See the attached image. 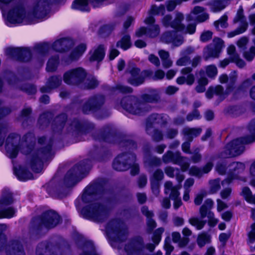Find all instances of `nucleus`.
<instances>
[{
    "instance_id": "obj_1",
    "label": "nucleus",
    "mask_w": 255,
    "mask_h": 255,
    "mask_svg": "<svg viewBox=\"0 0 255 255\" xmlns=\"http://www.w3.org/2000/svg\"><path fill=\"white\" fill-rule=\"evenodd\" d=\"M20 136L16 134H10L6 139L5 149L7 155L10 158H15L19 150L27 154L32 152L29 158V164L32 169L35 172H40L42 169V164L52 156L51 141H46L47 146L39 149L32 150L35 141L34 135L28 133L25 135L21 141Z\"/></svg>"
},
{
    "instance_id": "obj_2",
    "label": "nucleus",
    "mask_w": 255,
    "mask_h": 255,
    "mask_svg": "<svg viewBox=\"0 0 255 255\" xmlns=\"http://www.w3.org/2000/svg\"><path fill=\"white\" fill-rule=\"evenodd\" d=\"M51 0H34L26 12L21 5H16L9 10L7 20L11 23H34L38 19L44 18L48 13V7Z\"/></svg>"
},
{
    "instance_id": "obj_3",
    "label": "nucleus",
    "mask_w": 255,
    "mask_h": 255,
    "mask_svg": "<svg viewBox=\"0 0 255 255\" xmlns=\"http://www.w3.org/2000/svg\"><path fill=\"white\" fill-rule=\"evenodd\" d=\"M82 200L85 202H91L83 209V213L88 218L95 222L104 221L108 216L109 209L106 201L100 195L91 194L88 190L83 195Z\"/></svg>"
},
{
    "instance_id": "obj_4",
    "label": "nucleus",
    "mask_w": 255,
    "mask_h": 255,
    "mask_svg": "<svg viewBox=\"0 0 255 255\" xmlns=\"http://www.w3.org/2000/svg\"><path fill=\"white\" fill-rule=\"evenodd\" d=\"M251 135L237 138L228 143L220 153L221 158H230L240 155L244 150V145L255 140V119L248 126Z\"/></svg>"
},
{
    "instance_id": "obj_5",
    "label": "nucleus",
    "mask_w": 255,
    "mask_h": 255,
    "mask_svg": "<svg viewBox=\"0 0 255 255\" xmlns=\"http://www.w3.org/2000/svg\"><path fill=\"white\" fill-rule=\"evenodd\" d=\"M108 236L117 242L125 241L128 237V231L126 225L119 219L110 221L106 227Z\"/></svg>"
},
{
    "instance_id": "obj_6",
    "label": "nucleus",
    "mask_w": 255,
    "mask_h": 255,
    "mask_svg": "<svg viewBox=\"0 0 255 255\" xmlns=\"http://www.w3.org/2000/svg\"><path fill=\"white\" fill-rule=\"evenodd\" d=\"M60 221V216L54 211L48 210L39 217L34 219L31 225L34 229L40 230L43 227L50 229L57 226Z\"/></svg>"
},
{
    "instance_id": "obj_7",
    "label": "nucleus",
    "mask_w": 255,
    "mask_h": 255,
    "mask_svg": "<svg viewBox=\"0 0 255 255\" xmlns=\"http://www.w3.org/2000/svg\"><path fill=\"white\" fill-rule=\"evenodd\" d=\"M121 105L125 110L134 115L143 114L150 109L147 104L139 102L134 96L124 98L121 101Z\"/></svg>"
},
{
    "instance_id": "obj_8",
    "label": "nucleus",
    "mask_w": 255,
    "mask_h": 255,
    "mask_svg": "<svg viewBox=\"0 0 255 255\" xmlns=\"http://www.w3.org/2000/svg\"><path fill=\"white\" fill-rule=\"evenodd\" d=\"M224 47L223 40L220 38L215 37L212 42L204 49L203 57L204 59L208 60L210 58L218 57Z\"/></svg>"
},
{
    "instance_id": "obj_9",
    "label": "nucleus",
    "mask_w": 255,
    "mask_h": 255,
    "mask_svg": "<svg viewBox=\"0 0 255 255\" xmlns=\"http://www.w3.org/2000/svg\"><path fill=\"white\" fill-rule=\"evenodd\" d=\"M135 159V156L133 154L127 153L120 154L115 159L113 168L119 171L127 170L130 168Z\"/></svg>"
},
{
    "instance_id": "obj_10",
    "label": "nucleus",
    "mask_w": 255,
    "mask_h": 255,
    "mask_svg": "<svg viewBox=\"0 0 255 255\" xmlns=\"http://www.w3.org/2000/svg\"><path fill=\"white\" fill-rule=\"evenodd\" d=\"M144 249L143 239L139 236L130 239L125 247L128 255H144Z\"/></svg>"
},
{
    "instance_id": "obj_11",
    "label": "nucleus",
    "mask_w": 255,
    "mask_h": 255,
    "mask_svg": "<svg viewBox=\"0 0 255 255\" xmlns=\"http://www.w3.org/2000/svg\"><path fill=\"white\" fill-rule=\"evenodd\" d=\"M126 73L129 75L128 79V83L134 86H138L142 84L144 82L145 78H146V76L149 75L150 73L146 70L140 72L138 68L134 67H128Z\"/></svg>"
},
{
    "instance_id": "obj_12",
    "label": "nucleus",
    "mask_w": 255,
    "mask_h": 255,
    "mask_svg": "<svg viewBox=\"0 0 255 255\" xmlns=\"http://www.w3.org/2000/svg\"><path fill=\"white\" fill-rule=\"evenodd\" d=\"M85 71L82 68L73 69L66 72L63 76L64 81L69 85H78L85 79Z\"/></svg>"
},
{
    "instance_id": "obj_13",
    "label": "nucleus",
    "mask_w": 255,
    "mask_h": 255,
    "mask_svg": "<svg viewBox=\"0 0 255 255\" xmlns=\"http://www.w3.org/2000/svg\"><path fill=\"white\" fill-rule=\"evenodd\" d=\"M229 173L228 177L222 182V185L229 184L234 179H239L244 182L246 181V178L241 176V174L245 169V165L239 162H233L229 166Z\"/></svg>"
},
{
    "instance_id": "obj_14",
    "label": "nucleus",
    "mask_w": 255,
    "mask_h": 255,
    "mask_svg": "<svg viewBox=\"0 0 255 255\" xmlns=\"http://www.w3.org/2000/svg\"><path fill=\"white\" fill-rule=\"evenodd\" d=\"M91 165V161L89 159H85L76 165L67 173L65 178V182L73 181L89 169Z\"/></svg>"
},
{
    "instance_id": "obj_15",
    "label": "nucleus",
    "mask_w": 255,
    "mask_h": 255,
    "mask_svg": "<svg viewBox=\"0 0 255 255\" xmlns=\"http://www.w3.org/2000/svg\"><path fill=\"white\" fill-rule=\"evenodd\" d=\"M13 202L12 195L10 193L3 194L0 200V218H10L12 217L15 210L11 207L6 208V206Z\"/></svg>"
},
{
    "instance_id": "obj_16",
    "label": "nucleus",
    "mask_w": 255,
    "mask_h": 255,
    "mask_svg": "<svg viewBox=\"0 0 255 255\" xmlns=\"http://www.w3.org/2000/svg\"><path fill=\"white\" fill-rule=\"evenodd\" d=\"M184 15L183 14L179 12L176 13L175 18L171 22V27L178 31L182 32L184 34H193L196 31V24L194 23H189L185 27V25L182 23Z\"/></svg>"
},
{
    "instance_id": "obj_17",
    "label": "nucleus",
    "mask_w": 255,
    "mask_h": 255,
    "mask_svg": "<svg viewBox=\"0 0 255 255\" xmlns=\"http://www.w3.org/2000/svg\"><path fill=\"white\" fill-rule=\"evenodd\" d=\"M36 255H67L66 252L58 247H53L47 242L39 244L36 248Z\"/></svg>"
},
{
    "instance_id": "obj_18",
    "label": "nucleus",
    "mask_w": 255,
    "mask_h": 255,
    "mask_svg": "<svg viewBox=\"0 0 255 255\" xmlns=\"http://www.w3.org/2000/svg\"><path fill=\"white\" fill-rule=\"evenodd\" d=\"M105 102V98L102 95L94 96L85 103L82 111L85 114L95 112L100 109Z\"/></svg>"
},
{
    "instance_id": "obj_19",
    "label": "nucleus",
    "mask_w": 255,
    "mask_h": 255,
    "mask_svg": "<svg viewBox=\"0 0 255 255\" xmlns=\"http://www.w3.org/2000/svg\"><path fill=\"white\" fill-rule=\"evenodd\" d=\"M6 55L13 57L19 61L26 62L31 57V53L27 48H8L5 50Z\"/></svg>"
},
{
    "instance_id": "obj_20",
    "label": "nucleus",
    "mask_w": 255,
    "mask_h": 255,
    "mask_svg": "<svg viewBox=\"0 0 255 255\" xmlns=\"http://www.w3.org/2000/svg\"><path fill=\"white\" fill-rule=\"evenodd\" d=\"M168 116L165 114H153L146 120L145 130L147 134H150V128H152L154 125L160 126L165 125L167 123Z\"/></svg>"
},
{
    "instance_id": "obj_21",
    "label": "nucleus",
    "mask_w": 255,
    "mask_h": 255,
    "mask_svg": "<svg viewBox=\"0 0 255 255\" xmlns=\"http://www.w3.org/2000/svg\"><path fill=\"white\" fill-rule=\"evenodd\" d=\"M192 15L196 16L195 20L198 22H203L209 19V15L206 11V8L200 6H195L191 10L190 14L186 17L188 21H190L193 19Z\"/></svg>"
},
{
    "instance_id": "obj_22",
    "label": "nucleus",
    "mask_w": 255,
    "mask_h": 255,
    "mask_svg": "<svg viewBox=\"0 0 255 255\" xmlns=\"http://www.w3.org/2000/svg\"><path fill=\"white\" fill-rule=\"evenodd\" d=\"M6 255H25L23 247L18 240L12 241L6 250Z\"/></svg>"
},
{
    "instance_id": "obj_23",
    "label": "nucleus",
    "mask_w": 255,
    "mask_h": 255,
    "mask_svg": "<svg viewBox=\"0 0 255 255\" xmlns=\"http://www.w3.org/2000/svg\"><path fill=\"white\" fill-rule=\"evenodd\" d=\"M164 186L165 193L168 194L170 193L169 196L172 199L180 198L179 190L181 187L180 184L174 186L171 181H167L165 182Z\"/></svg>"
},
{
    "instance_id": "obj_24",
    "label": "nucleus",
    "mask_w": 255,
    "mask_h": 255,
    "mask_svg": "<svg viewBox=\"0 0 255 255\" xmlns=\"http://www.w3.org/2000/svg\"><path fill=\"white\" fill-rule=\"evenodd\" d=\"M142 213L146 217V224L147 226V231L148 233L150 234L153 230L156 227L155 221L152 219L154 216L153 213L148 210L146 206H143L141 208Z\"/></svg>"
},
{
    "instance_id": "obj_25",
    "label": "nucleus",
    "mask_w": 255,
    "mask_h": 255,
    "mask_svg": "<svg viewBox=\"0 0 255 255\" xmlns=\"http://www.w3.org/2000/svg\"><path fill=\"white\" fill-rule=\"evenodd\" d=\"M73 45V41L67 38H63L56 41L53 44L54 50L62 52L69 49Z\"/></svg>"
},
{
    "instance_id": "obj_26",
    "label": "nucleus",
    "mask_w": 255,
    "mask_h": 255,
    "mask_svg": "<svg viewBox=\"0 0 255 255\" xmlns=\"http://www.w3.org/2000/svg\"><path fill=\"white\" fill-rule=\"evenodd\" d=\"M61 83V78L58 76L50 77L47 81L46 85L40 88L42 93H48L54 88H57Z\"/></svg>"
},
{
    "instance_id": "obj_27",
    "label": "nucleus",
    "mask_w": 255,
    "mask_h": 255,
    "mask_svg": "<svg viewBox=\"0 0 255 255\" xmlns=\"http://www.w3.org/2000/svg\"><path fill=\"white\" fill-rule=\"evenodd\" d=\"M87 48V46L84 43H81L78 45L71 53L68 60H65L67 64L73 61L78 59L84 53Z\"/></svg>"
},
{
    "instance_id": "obj_28",
    "label": "nucleus",
    "mask_w": 255,
    "mask_h": 255,
    "mask_svg": "<svg viewBox=\"0 0 255 255\" xmlns=\"http://www.w3.org/2000/svg\"><path fill=\"white\" fill-rule=\"evenodd\" d=\"M202 132V129L200 128H190L186 127L183 128L182 133L186 140L192 141L193 138L198 136Z\"/></svg>"
},
{
    "instance_id": "obj_29",
    "label": "nucleus",
    "mask_w": 255,
    "mask_h": 255,
    "mask_svg": "<svg viewBox=\"0 0 255 255\" xmlns=\"http://www.w3.org/2000/svg\"><path fill=\"white\" fill-rule=\"evenodd\" d=\"M164 231V229L163 228H159L156 229L153 234V236L152 237V241L154 244H148L146 245V248L150 251L152 252L156 245H157L161 239V235Z\"/></svg>"
},
{
    "instance_id": "obj_30",
    "label": "nucleus",
    "mask_w": 255,
    "mask_h": 255,
    "mask_svg": "<svg viewBox=\"0 0 255 255\" xmlns=\"http://www.w3.org/2000/svg\"><path fill=\"white\" fill-rule=\"evenodd\" d=\"M67 120V116L65 114H61L57 117L52 124V128L54 132H59L62 130Z\"/></svg>"
},
{
    "instance_id": "obj_31",
    "label": "nucleus",
    "mask_w": 255,
    "mask_h": 255,
    "mask_svg": "<svg viewBox=\"0 0 255 255\" xmlns=\"http://www.w3.org/2000/svg\"><path fill=\"white\" fill-rule=\"evenodd\" d=\"M180 155L178 153H173L171 151H168L162 156L163 161L165 163L172 162L174 164H181Z\"/></svg>"
},
{
    "instance_id": "obj_32",
    "label": "nucleus",
    "mask_w": 255,
    "mask_h": 255,
    "mask_svg": "<svg viewBox=\"0 0 255 255\" xmlns=\"http://www.w3.org/2000/svg\"><path fill=\"white\" fill-rule=\"evenodd\" d=\"M105 55V48L103 45H100L94 50L90 58V60L91 61H100L103 59Z\"/></svg>"
},
{
    "instance_id": "obj_33",
    "label": "nucleus",
    "mask_w": 255,
    "mask_h": 255,
    "mask_svg": "<svg viewBox=\"0 0 255 255\" xmlns=\"http://www.w3.org/2000/svg\"><path fill=\"white\" fill-rule=\"evenodd\" d=\"M214 202L211 199L206 200L204 204L201 206L199 209V213L202 219L205 218L208 214V212L212 208Z\"/></svg>"
},
{
    "instance_id": "obj_34",
    "label": "nucleus",
    "mask_w": 255,
    "mask_h": 255,
    "mask_svg": "<svg viewBox=\"0 0 255 255\" xmlns=\"http://www.w3.org/2000/svg\"><path fill=\"white\" fill-rule=\"evenodd\" d=\"M228 4L227 0H215L210 4L211 9L214 12H219L224 9Z\"/></svg>"
},
{
    "instance_id": "obj_35",
    "label": "nucleus",
    "mask_w": 255,
    "mask_h": 255,
    "mask_svg": "<svg viewBox=\"0 0 255 255\" xmlns=\"http://www.w3.org/2000/svg\"><path fill=\"white\" fill-rule=\"evenodd\" d=\"M234 23H236L238 22H241L240 26L243 27L244 25H246V29H247L248 26V22L246 21V18L244 15V10L242 6H240L238 10L236 16L233 20Z\"/></svg>"
},
{
    "instance_id": "obj_36",
    "label": "nucleus",
    "mask_w": 255,
    "mask_h": 255,
    "mask_svg": "<svg viewBox=\"0 0 255 255\" xmlns=\"http://www.w3.org/2000/svg\"><path fill=\"white\" fill-rule=\"evenodd\" d=\"M241 194L247 202L255 205V194L253 195L249 187H244Z\"/></svg>"
},
{
    "instance_id": "obj_37",
    "label": "nucleus",
    "mask_w": 255,
    "mask_h": 255,
    "mask_svg": "<svg viewBox=\"0 0 255 255\" xmlns=\"http://www.w3.org/2000/svg\"><path fill=\"white\" fill-rule=\"evenodd\" d=\"M188 222L198 230L202 229L206 224V221L200 219L196 217H192L189 218Z\"/></svg>"
},
{
    "instance_id": "obj_38",
    "label": "nucleus",
    "mask_w": 255,
    "mask_h": 255,
    "mask_svg": "<svg viewBox=\"0 0 255 255\" xmlns=\"http://www.w3.org/2000/svg\"><path fill=\"white\" fill-rule=\"evenodd\" d=\"M195 81V77L193 74H189L186 77L182 76L178 77L176 82L179 85H183L185 83L188 85H192Z\"/></svg>"
},
{
    "instance_id": "obj_39",
    "label": "nucleus",
    "mask_w": 255,
    "mask_h": 255,
    "mask_svg": "<svg viewBox=\"0 0 255 255\" xmlns=\"http://www.w3.org/2000/svg\"><path fill=\"white\" fill-rule=\"evenodd\" d=\"M59 64V57L57 55H55L51 57L48 60L46 70L48 72L54 71Z\"/></svg>"
},
{
    "instance_id": "obj_40",
    "label": "nucleus",
    "mask_w": 255,
    "mask_h": 255,
    "mask_svg": "<svg viewBox=\"0 0 255 255\" xmlns=\"http://www.w3.org/2000/svg\"><path fill=\"white\" fill-rule=\"evenodd\" d=\"M142 99L144 102L147 103L156 102L159 99L158 92L156 90H152L150 94L143 95Z\"/></svg>"
},
{
    "instance_id": "obj_41",
    "label": "nucleus",
    "mask_w": 255,
    "mask_h": 255,
    "mask_svg": "<svg viewBox=\"0 0 255 255\" xmlns=\"http://www.w3.org/2000/svg\"><path fill=\"white\" fill-rule=\"evenodd\" d=\"M131 43L130 41V36L126 34L122 38L121 40L119 41L117 43V47H121L124 50H127L131 46Z\"/></svg>"
},
{
    "instance_id": "obj_42",
    "label": "nucleus",
    "mask_w": 255,
    "mask_h": 255,
    "mask_svg": "<svg viewBox=\"0 0 255 255\" xmlns=\"http://www.w3.org/2000/svg\"><path fill=\"white\" fill-rule=\"evenodd\" d=\"M14 173L18 179L21 181H26L33 178L31 173L21 169H19L17 171L15 170Z\"/></svg>"
},
{
    "instance_id": "obj_43",
    "label": "nucleus",
    "mask_w": 255,
    "mask_h": 255,
    "mask_svg": "<svg viewBox=\"0 0 255 255\" xmlns=\"http://www.w3.org/2000/svg\"><path fill=\"white\" fill-rule=\"evenodd\" d=\"M228 16L226 14H224L219 20L215 21L214 25L217 30H221L220 26L222 28H227L228 26L227 22Z\"/></svg>"
},
{
    "instance_id": "obj_44",
    "label": "nucleus",
    "mask_w": 255,
    "mask_h": 255,
    "mask_svg": "<svg viewBox=\"0 0 255 255\" xmlns=\"http://www.w3.org/2000/svg\"><path fill=\"white\" fill-rule=\"evenodd\" d=\"M80 255H97L92 243L88 242L85 244L83 248V252Z\"/></svg>"
},
{
    "instance_id": "obj_45",
    "label": "nucleus",
    "mask_w": 255,
    "mask_h": 255,
    "mask_svg": "<svg viewBox=\"0 0 255 255\" xmlns=\"http://www.w3.org/2000/svg\"><path fill=\"white\" fill-rule=\"evenodd\" d=\"M71 128L80 132H86L88 126L81 123L78 120H74L71 124Z\"/></svg>"
},
{
    "instance_id": "obj_46",
    "label": "nucleus",
    "mask_w": 255,
    "mask_h": 255,
    "mask_svg": "<svg viewBox=\"0 0 255 255\" xmlns=\"http://www.w3.org/2000/svg\"><path fill=\"white\" fill-rule=\"evenodd\" d=\"M145 165L146 167H152L159 166L161 163L160 158L156 157H146L144 159Z\"/></svg>"
},
{
    "instance_id": "obj_47",
    "label": "nucleus",
    "mask_w": 255,
    "mask_h": 255,
    "mask_svg": "<svg viewBox=\"0 0 255 255\" xmlns=\"http://www.w3.org/2000/svg\"><path fill=\"white\" fill-rule=\"evenodd\" d=\"M176 32L174 31H167L162 34L161 36V41L165 43H171L173 36H175Z\"/></svg>"
},
{
    "instance_id": "obj_48",
    "label": "nucleus",
    "mask_w": 255,
    "mask_h": 255,
    "mask_svg": "<svg viewBox=\"0 0 255 255\" xmlns=\"http://www.w3.org/2000/svg\"><path fill=\"white\" fill-rule=\"evenodd\" d=\"M49 50V46L48 44H39L35 46L34 51L37 54L44 55Z\"/></svg>"
},
{
    "instance_id": "obj_49",
    "label": "nucleus",
    "mask_w": 255,
    "mask_h": 255,
    "mask_svg": "<svg viewBox=\"0 0 255 255\" xmlns=\"http://www.w3.org/2000/svg\"><path fill=\"white\" fill-rule=\"evenodd\" d=\"M150 73L149 75L146 76L147 78H149L154 80H158L162 79L165 76V73L162 70H158L154 73L152 71L147 70Z\"/></svg>"
},
{
    "instance_id": "obj_50",
    "label": "nucleus",
    "mask_w": 255,
    "mask_h": 255,
    "mask_svg": "<svg viewBox=\"0 0 255 255\" xmlns=\"http://www.w3.org/2000/svg\"><path fill=\"white\" fill-rule=\"evenodd\" d=\"M210 241L209 236L205 233H202L198 235L197 238V244L200 247H203Z\"/></svg>"
},
{
    "instance_id": "obj_51",
    "label": "nucleus",
    "mask_w": 255,
    "mask_h": 255,
    "mask_svg": "<svg viewBox=\"0 0 255 255\" xmlns=\"http://www.w3.org/2000/svg\"><path fill=\"white\" fill-rule=\"evenodd\" d=\"M7 228V226L5 224H0V251L3 247L6 242V236L4 234V232Z\"/></svg>"
},
{
    "instance_id": "obj_52",
    "label": "nucleus",
    "mask_w": 255,
    "mask_h": 255,
    "mask_svg": "<svg viewBox=\"0 0 255 255\" xmlns=\"http://www.w3.org/2000/svg\"><path fill=\"white\" fill-rule=\"evenodd\" d=\"M219 179L210 181V192L212 194L216 193L221 188Z\"/></svg>"
},
{
    "instance_id": "obj_53",
    "label": "nucleus",
    "mask_w": 255,
    "mask_h": 255,
    "mask_svg": "<svg viewBox=\"0 0 255 255\" xmlns=\"http://www.w3.org/2000/svg\"><path fill=\"white\" fill-rule=\"evenodd\" d=\"M152 128H150V134H148L151 136L153 140L158 142L163 139V134L162 132L158 129L151 130Z\"/></svg>"
},
{
    "instance_id": "obj_54",
    "label": "nucleus",
    "mask_w": 255,
    "mask_h": 255,
    "mask_svg": "<svg viewBox=\"0 0 255 255\" xmlns=\"http://www.w3.org/2000/svg\"><path fill=\"white\" fill-rule=\"evenodd\" d=\"M238 78V75L236 71L231 73L229 77V82L231 85H229L226 90L227 94H228L233 89V86L236 83Z\"/></svg>"
},
{
    "instance_id": "obj_55",
    "label": "nucleus",
    "mask_w": 255,
    "mask_h": 255,
    "mask_svg": "<svg viewBox=\"0 0 255 255\" xmlns=\"http://www.w3.org/2000/svg\"><path fill=\"white\" fill-rule=\"evenodd\" d=\"M160 32V29L157 25H153L148 29L147 36L150 37L157 36Z\"/></svg>"
},
{
    "instance_id": "obj_56",
    "label": "nucleus",
    "mask_w": 255,
    "mask_h": 255,
    "mask_svg": "<svg viewBox=\"0 0 255 255\" xmlns=\"http://www.w3.org/2000/svg\"><path fill=\"white\" fill-rule=\"evenodd\" d=\"M207 75L210 78H214L218 73L217 67L213 65H209L206 68Z\"/></svg>"
},
{
    "instance_id": "obj_57",
    "label": "nucleus",
    "mask_w": 255,
    "mask_h": 255,
    "mask_svg": "<svg viewBox=\"0 0 255 255\" xmlns=\"http://www.w3.org/2000/svg\"><path fill=\"white\" fill-rule=\"evenodd\" d=\"M227 113L233 116H237L241 114V110L238 106L229 107L225 110Z\"/></svg>"
},
{
    "instance_id": "obj_58",
    "label": "nucleus",
    "mask_w": 255,
    "mask_h": 255,
    "mask_svg": "<svg viewBox=\"0 0 255 255\" xmlns=\"http://www.w3.org/2000/svg\"><path fill=\"white\" fill-rule=\"evenodd\" d=\"M151 14L153 15L164 14L165 12V7L163 5H160L159 6L153 5L150 11Z\"/></svg>"
},
{
    "instance_id": "obj_59",
    "label": "nucleus",
    "mask_w": 255,
    "mask_h": 255,
    "mask_svg": "<svg viewBox=\"0 0 255 255\" xmlns=\"http://www.w3.org/2000/svg\"><path fill=\"white\" fill-rule=\"evenodd\" d=\"M255 56V47L252 46L249 50L246 51L244 53L245 58L249 61H251L253 60Z\"/></svg>"
},
{
    "instance_id": "obj_60",
    "label": "nucleus",
    "mask_w": 255,
    "mask_h": 255,
    "mask_svg": "<svg viewBox=\"0 0 255 255\" xmlns=\"http://www.w3.org/2000/svg\"><path fill=\"white\" fill-rule=\"evenodd\" d=\"M164 177V173L162 170L158 169L156 170L153 173L152 177L150 178V180H154L159 182L162 180Z\"/></svg>"
},
{
    "instance_id": "obj_61",
    "label": "nucleus",
    "mask_w": 255,
    "mask_h": 255,
    "mask_svg": "<svg viewBox=\"0 0 255 255\" xmlns=\"http://www.w3.org/2000/svg\"><path fill=\"white\" fill-rule=\"evenodd\" d=\"M251 230L248 233V243L252 244L255 242V222L251 226Z\"/></svg>"
},
{
    "instance_id": "obj_62",
    "label": "nucleus",
    "mask_w": 255,
    "mask_h": 255,
    "mask_svg": "<svg viewBox=\"0 0 255 255\" xmlns=\"http://www.w3.org/2000/svg\"><path fill=\"white\" fill-rule=\"evenodd\" d=\"M191 59L190 57L181 56V57L176 61V65L178 66H186L190 63Z\"/></svg>"
},
{
    "instance_id": "obj_63",
    "label": "nucleus",
    "mask_w": 255,
    "mask_h": 255,
    "mask_svg": "<svg viewBox=\"0 0 255 255\" xmlns=\"http://www.w3.org/2000/svg\"><path fill=\"white\" fill-rule=\"evenodd\" d=\"M50 114L49 113H44L40 115L39 120H38V124L41 127H44L47 125L49 123V116Z\"/></svg>"
},
{
    "instance_id": "obj_64",
    "label": "nucleus",
    "mask_w": 255,
    "mask_h": 255,
    "mask_svg": "<svg viewBox=\"0 0 255 255\" xmlns=\"http://www.w3.org/2000/svg\"><path fill=\"white\" fill-rule=\"evenodd\" d=\"M184 42V38L182 36L178 34L176 32L175 36H173L172 44L174 46L178 47L182 45Z\"/></svg>"
}]
</instances>
